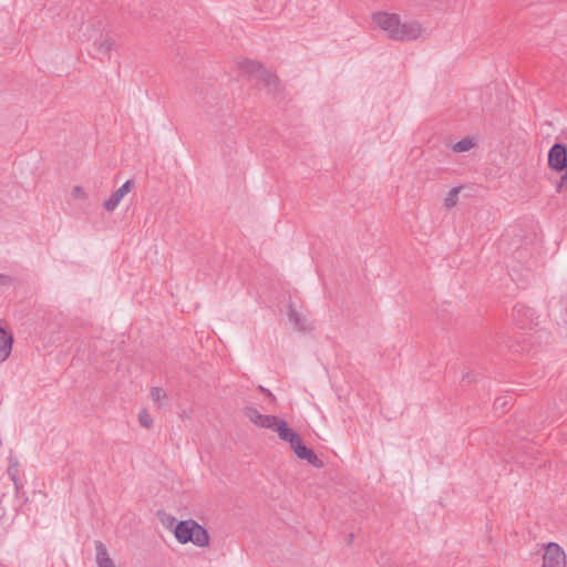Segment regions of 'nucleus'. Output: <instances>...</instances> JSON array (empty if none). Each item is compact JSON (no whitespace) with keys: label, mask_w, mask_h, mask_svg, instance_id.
<instances>
[{"label":"nucleus","mask_w":567,"mask_h":567,"mask_svg":"<svg viewBox=\"0 0 567 567\" xmlns=\"http://www.w3.org/2000/svg\"><path fill=\"white\" fill-rule=\"evenodd\" d=\"M543 567H566V555L556 543H549L543 556Z\"/></svg>","instance_id":"0eeeda50"},{"label":"nucleus","mask_w":567,"mask_h":567,"mask_svg":"<svg viewBox=\"0 0 567 567\" xmlns=\"http://www.w3.org/2000/svg\"><path fill=\"white\" fill-rule=\"evenodd\" d=\"M373 23L385 31L389 38L395 41H411L417 39L422 33L419 22H404L395 13L377 12L372 16Z\"/></svg>","instance_id":"f257e3e1"},{"label":"nucleus","mask_w":567,"mask_h":567,"mask_svg":"<svg viewBox=\"0 0 567 567\" xmlns=\"http://www.w3.org/2000/svg\"><path fill=\"white\" fill-rule=\"evenodd\" d=\"M566 399H567V395H566Z\"/></svg>","instance_id":"a878e982"},{"label":"nucleus","mask_w":567,"mask_h":567,"mask_svg":"<svg viewBox=\"0 0 567 567\" xmlns=\"http://www.w3.org/2000/svg\"><path fill=\"white\" fill-rule=\"evenodd\" d=\"M461 192V187H453L444 198V206L446 208H452L456 205V198L458 193Z\"/></svg>","instance_id":"dca6fc26"},{"label":"nucleus","mask_w":567,"mask_h":567,"mask_svg":"<svg viewBox=\"0 0 567 567\" xmlns=\"http://www.w3.org/2000/svg\"><path fill=\"white\" fill-rule=\"evenodd\" d=\"M8 281V277L3 274H0V286L6 285Z\"/></svg>","instance_id":"5701e85b"},{"label":"nucleus","mask_w":567,"mask_h":567,"mask_svg":"<svg viewBox=\"0 0 567 567\" xmlns=\"http://www.w3.org/2000/svg\"><path fill=\"white\" fill-rule=\"evenodd\" d=\"M8 476L11 478V481L14 483L16 487L18 488V475H19V462L16 458L10 457L9 458V466L7 470Z\"/></svg>","instance_id":"2eb2a0df"},{"label":"nucleus","mask_w":567,"mask_h":567,"mask_svg":"<svg viewBox=\"0 0 567 567\" xmlns=\"http://www.w3.org/2000/svg\"><path fill=\"white\" fill-rule=\"evenodd\" d=\"M245 415L249 419L250 422L256 424L257 426L271 429L272 431L279 434V427L282 422H286L284 419H280L276 415H267L261 414L256 408L247 406L245 409Z\"/></svg>","instance_id":"39448f33"},{"label":"nucleus","mask_w":567,"mask_h":567,"mask_svg":"<svg viewBox=\"0 0 567 567\" xmlns=\"http://www.w3.org/2000/svg\"><path fill=\"white\" fill-rule=\"evenodd\" d=\"M494 405L497 408H504L505 405H507V401L504 398H497L494 402Z\"/></svg>","instance_id":"4be33fe9"},{"label":"nucleus","mask_w":567,"mask_h":567,"mask_svg":"<svg viewBox=\"0 0 567 567\" xmlns=\"http://www.w3.org/2000/svg\"><path fill=\"white\" fill-rule=\"evenodd\" d=\"M352 540H353V534L351 533V534L348 535L347 544L351 545Z\"/></svg>","instance_id":"393cba45"},{"label":"nucleus","mask_w":567,"mask_h":567,"mask_svg":"<svg viewBox=\"0 0 567 567\" xmlns=\"http://www.w3.org/2000/svg\"><path fill=\"white\" fill-rule=\"evenodd\" d=\"M13 336L0 327V363L6 361L11 353Z\"/></svg>","instance_id":"9b49d317"},{"label":"nucleus","mask_w":567,"mask_h":567,"mask_svg":"<svg viewBox=\"0 0 567 567\" xmlns=\"http://www.w3.org/2000/svg\"><path fill=\"white\" fill-rule=\"evenodd\" d=\"M151 398L155 402H159L162 399L166 398V393L163 389L154 386L151 390Z\"/></svg>","instance_id":"a211bd4d"},{"label":"nucleus","mask_w":567,"mask_h":567,"mask_svg":"<svg viewBox=\"0 0 567 567\" xmlns=\"http://www.w3.org/2000/svg\"><path fill=\"white\" fill-rule=\"evenodd\" d=\"M288 318L297 330L307 331L309 329L307 318L299 313L291 305L289 306Z\"/></svg>","instance_id":"ddd939ff"},{"label":"nucleus","mask_w":567,"mask_h":567,"mask_svg":"<svg viewBox=\"0 0 567 567\" xmlns=\"http://www.w3.org/2000/svg\"><path fill=\"white\" fill-rule=\"evenodd\" d=\"M71 194L76 199H85L86 198V193L83 189V187H81V186H74L72 188V193Z\"/></svg>","instance_id":"6ab92c4d"},{"label":"nucleus","mask_w":567,"mask_h":567,"mask_svg":"<svg viewBox=\"0 0 567 567\" xmlns=\"http://www.w3.org/2000/svg\"><path fill=\"white\" fill-rule=\"evenodd\" d=\"M138 421L141 423V425L145 429H150L152 426V417L150 416V414L146 412V410H143L138 413Z\"/></svg>","instance_id":"f3484780"},{"label":"nucleus","mask_w":567,"mask_h":567,"mask_svg":"<svg viewBox=\"0 0 567 567\" xmlns=\"http://www.w3.org/2000/svg\"><path fill=\"white\" fill-rule=\"evenodd\" d=\"M477 144L474 136H466L452 145V151L455 153H463L472 150Z\"/></svg>","instance_id":"4468645a"},{"label":"nucleus","mask_w":567,"mask_h":567,"mask_svg":"<svg viewBox=\"0 0 567 567\" xmlns=\"http://www.w3.org/2000/svg\"><path fill=\"white\" fill-rule=\"evenodd\" d=\"M279 437L282 441L290 443V447L300 460L307 461L315 467H321L323 465L322 461L317 456V454L307 445H305L299 433L289 427L287 422H282L281 426L279 427Z\"/></svg>","instance_id":"7ed1b4c3"},{"label":"nucleus","mask_w":567,"mask_h":567,"mask_svg":"<svg viewBox=\"0 0 567 567\" xmlns=\"http://www.w3.org/2000/svg\"><path fill=\"white\" fill-rule=\"evenodd\" d=\"M134 187V181H126L121 187L111 194V196L104 200L103 207L106 212H113L120 205L121 200L127 195Z\"/></svg>","instance_id":"1a4fd4ad"},{"label":"nucleus","mask_w":567,"mask_h":567,"mask_svg":"<svg viewBox=\"0 0 567 567\" xmlns=\"http://www.w3.org/2000/svg\"><path fill=\"white\" fill-rule=\"evenodd\" d=\"M548 166L558 173L567 168V146L555 143L548 151Z\"/></svg>","instance_id":"423d86ee"},{"label":"nucleus","mask_w":567,"mask_h":567,"mask_svg":"<svg viewBox=\"0 0 567 567\" xmlns=\"http://www.w3.org/2000/svg\"><path fill=\"white\" fill-rule=\"evenodd\" d=\"M173 534L183 545L192 543L198 547H207L210 540L207 529L192 518L176 523Z\"/></svg>","instance_id":"f03ea898"},{"label":"nucleus","mask_w":567,"mask_h":567,"mask_svg":"<svg viewBox=\"0 0 567 567\" xmlns=\"http://www.w3.org/2000/svg\"><path fill=\"white\" fill-rule=\"evenodd\" d=\"M240 70L248 74L250 78L260 80L268 87L269 92H276L279 87L278 78L271 73L269 70H266L264 65L254 60H243L239 63Z\"/></svg>","instance_id":"20e7f679"},{"label":"nucleus","mask_w":567,"mask_h":567,"mask_svg":"<svg viewBox=\"0 0 567 567\" xmlns=\"http://www.w3.org/2000/svg\"><path fill=\"white\" fill-rule=\"evenodd\" d=\"M563 172H564V175L560 177V182L557 185V190L558 192L561 190L564 184L567 182V168H565Z\"/></svg>","instance_id":"412c9836"},{"label":"nucleus","mask_w":567,"mask_h":567,"mask_svg":"<svg viewBox=\"0 0 567 567\" xmlns=\"http://www.w3.org/2000/svg\"><path fill=\"white\" fill-rule=\"evenodd\" d=\"M513 318L519 328H525L533 319V311L525 305L517 303L513 308Z\"/></svg>","instance_id":"9d476101"},{"label":"nucleus","mask_w":567,"mask_h":567,"mask_svg":"<svg viewBox=\"0 0 567 567\" xmlns=\"http://www.w3.org/2000/svg\"><path fill=\"white\" fill-rule=\"evenodd\" d=\"M163 524H165L172 532L176 523V518L171 515H166L165 518L162 519Z\"/></svg>","instance_id":"aec40b11"},{"label":"nucleus","mask_w":567,"mask_h":567,"mask_svg":"<svg viewBox=\"0 0 567 567\" xmlns=\"http://www.w3.org/2000/svg\"><path fill=\"white\" fill-rule=\"evenodd\" d=\"M259 390H260L261 392L266 393L268 396H272V393H271L269 390L265 389L264 386H261V385H260V386H259Z\"/></svg>","instance_id":"b1692460"},{"label":"nucleus","mask_w":567,"mask_h":567,"mask_svg":"<svg viewBox=\"0 0 567 567\" xmlns=\"http://www.w3.org/2000/svg\"><path fill=\"white\" fill-rule=\"evenodd\" d=\"M96 565L97 567H115L110 558L106 546L101 540H95Z\"/></svg>","instance_id":"f8f14e48"},{"label":"nucleus","mask_w":567,"mask_h":567,"mask_svg":"<svg viewBox=\"0 0 567 567\" xmlns=\"http://www.w3.org/2000/svg\"><path fill=\"white\" fill-rule=\"evenodd\" d=\"M115 44L110 33H102L93 43V56L100 60L110 58V53Z\"/></svg>","instance_id":"6e6552de"}]
</instances>
